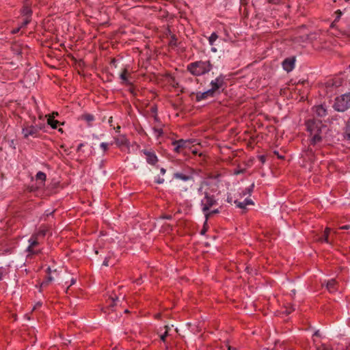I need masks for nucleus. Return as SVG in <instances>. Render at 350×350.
<instances>
[{
  "label": "nucleus",
  "mask_w": 350,
  "mask_h": 350,
  "mask_svg": "<svg viewBox=\"0 0 350 350\" xmlns=\"http://www.w3.org/2000/svg\"><path fill=\"white\" fill-rule=\"evenodd\" d=\"M57 115H58L57 112H53V117H52V118H54V116H57Z\"/></svg>",
  "instance_id": "60"
},
{
  "label": "nucleus",
  "mask_w": 350,
  "mask_h": 350,
  "mask_svg": "<svg viewBox=\"0 0 350 350\" xmlns=\"http://www.w3.org/2000/svg\"><path fill=\"white\" fill-rule=\"evenodd\" d=\"M115 143L119 148L125 146H129V142L125 135H121L116 137H114Z\"/></svg>",
  "instance_id": "11"
},
{
  "label": "nucleus",
  "mask_w": 350,
  "mask_h": 350,
  "mask_svg": "<svg viewBox=\"0 0 350 350\" xmlns=\"http://www.w3.org/2000/svg\"><path fill=\"white\" fill-rule=\"evenodd\" d=\"M61 277L60 273L56 269L51 270L50 267L47 269V273L46 276L47 282H52L57 281Z\"/></svg>",
  "instance_id": "8"
},
{
  "label": "nucleus",
  "mask_w": 350,
  "mask_h": 350,
  "mask_svg": "<svg viewBox=\"0 0 350 350\" xmlns=\"http://www.w3.org/2000/svg\"><path fill=\"white\" fill-rule=\"evenodd\" d=\"M38 237H35L34 235L32 236V237L29 240V245L27 247V250L29 252H32V248L35 246H36L38 244V242L37 241Z\"/></svg>",
  "instance_id": "17"
},
{
  "label": "nucleus",
  "mask_w": 350,
  "mask_h": 350,
  "mask_svg": "<svg viewBox=\"0 0 350 350\" xmlns=\"http://www.w3.org/2000/svg\"><path fill=\"white\" fill-rule=\"evenodd\" d=\"M215 94L212 93V90H207L204 92H198L196 94V101L200 102L208 97H213Z\"/></svg>",
  "instance_id": "12"
},
{
  "label": "nucleus",
  "mask_w": 350,
  "mask_h": 350,
  "mask_svg": "<svg viewBox=\"0 0 350 350\" xmlns=\"http://www.w3.org/2000/svg\"><path fill=\"white\" fill-rule=\"evenodd\" d=\"M36 180H40L42 181H44L46 180V174L42 172H39L37 173Z\"/></svg>",
  "instance_id": "26"
},
{
  "label": "nucleus",
  "mask_w": 350,
  "mask_h": 350,
  "mask_svg": "<svg viewBox=\"0 0 350 350\" xmlns=\"http://www.w3.org/2000/svg\"><path fill=\"white\" fill-rule=\"evenodd\" d=\"M192 152H193V154H196L197 153V152L196 150H192Z\"/></svg>",
  "instance_id": "62"
},
{
  "label": "nucleus",
  "mask_w": 350,
  "mask_h": 350,
  "mask_svg": "<svg viewBox=\"0 0 350 350\" xmlns=\"http://www.w3.org/2000/svg\"><path fill=\"white\" fill-rule=\"evenodd\" d=\"M127 69L124 68L120 75V78L122 80V82L125 84H130V81L128 80L127 77Z\"/></svg>",
  "instance_id": "18"
},
{
  "label": "nucleus",
  "mask_w": 350,
  "mask_h": 350,
  "mask_svg": "<svg viewBox=\"0 0 350 350\" xmlns=\"http://www.w3.org/2000/svg\"><path fill=\"white\" fill-rule=\"evenodd\" d=\"M160 171H161V173L162 174H164L165 173V172H166V171H165V170L164 168H161Z\"/></svg>",
  "instance_id": "56"
},
{
  "label": "nucleus",
  "mask_w": 350,
  "mask_h": 350,
  "mask_svg": "<svg viewBox=\"0 0 350 350\" xmlns=\"http://www.w3.org/2000/svg\"><path fill=\"white\" fill-rule=\"evenodd\" d=\"M330 231H331V228L327 227L325 229L323 236L322 237L319 238V241H321V242L325 241L326 243H329L328 236H329V234Z\"/></svg>",
  "instance_id": "19"
},
{
  "label": "nucleus",
  "mask_w": 350,
  "mask_h": 350,
  "mask_svg": "<svg viewBox=\"0 0 350 350\" xmlns=\"http://www.w3.org/2000/svg\"><path fill=\"white\" fill-rule=\"evenodd\" d=\"M193 142L191 139H179L172 142L174 151L176 152H180L186 148H191V144Z\"/></svg>",
  "instance_id": "5"
},
{
  "label": "nucleus",
  "mask_w": 350,
  "mask_h": 350,
  "mask_svg": "<svg viewBox=\"0 0 350 350\" xmlns=\"http://www.w3.org/2000/svg\"><path fill=\"white\" fill-rule=\"evenodd\" d=\"M224 78L222 77H219L211 82V88L210 89V90H212V93L215 94V92L218 89L221 88L224 85Z\"/></svg>",
  "instance_id": "10"
},
{
  "label": "nucleus",
  "mask_w": 350,
  "mask_h": 350,
  "mask_svg": "<svg viewBox=\"0 0 350 350\" xmlns=\"http://www.w3.org/2000/svg\"><path fill=\"white\" fill-rule=\"evenodd\" d=\"M160 316H161V314H157L156 315V318H159V317H160Z\"/></svg>",
  "instance_id": "61"
},
{
  "label": "nucleus",
  "mask_w": 350,
  "mask_h": 350,
  "mask_svg": "<svg viewBox=\"0 0 350 350\" xmlns=\"http://www.w3.org/2000/svg\"><path fill=\"white\" fill-rule=\"evenodd\" d=\"M108 144L107 143H101L100 144V147L102 148V149L104 150V151H106L107 149H108Z\"/></svg>",
  "instance_id": "36"
},
{
  "label": "nucleus",
  "mask_w": 350,
  "mask_h": 350,
  "mask_svg": "<svg viewBox=\"0 0 350 350\" xmlns=\"http://www.w3.org/2000/svg\"><path fill=\"white\" fill-rule=\"evenodd\" d=\"M226 347H227V348H228V350H237V349H236V348L232 347H231V346H230V345H226Z\"/></svg>",
  "instance_id": "48"
},
{
  "label": "nucleus",
  "mask_w": 350,
  "mask_h": 350,
  "mask_svg": "<svg viewBox=\"0 0 350 350\" xmlns=\"http://www.w3.org/2000/svg\"><path fill=\"white\" fill-rule=\"evenodd\" d=\"M317 350H332L329 348H328L327 347L325 346V345H321V347H319Z\"/></svg>",
  "instance_id": "40"
},
{
  "label": "nucleus",
  "mask_w": 350,
  "mask_h": 350,
  "mask_svg": "<svg viewBox=\"0 0 350 350\" xmlns=\"http://www.w3.org/2000/svg\"><path fill=\"white\" fill-rule=\"evenodd\" d=\"M165 329H166V330H165V333H164L163 335H161V340L163 342H165V338H166V337H167V335H168V331H167V329H168V326H165Z\"/></svg>",
  "instance_id": "31"
},
{
  "label": "nucleus",
  "mask_w": 350,
  "mask_h": 350,
  "mask_svg": "<svg viewBox=\"0 0 350 350\" xmlns=\"http://www.w3.org/2000/svg\"><path fill=\"white\" fill-rule=\"evenodd\" d=\"M59 132H62V129H59Z\"/></svg>",
  "instance_id": "64"
},
{
  "label": "nucleus",
  "mask_w": 350,
  "mask_h": 350,
  "mask_svg": "<svg viewBox=\"0 0 350 350\" xmlns=\"http://www.w3.org/2000/svg\"><path fill=\"white\" fill-rule=\"evenodd\" d=\"M306 155L309 157L310 159L314 157V152L311 148H308V150H306Z\"/></svg>",
  "instance_id": "29"
},
{
  "label": "nucleus",
  "mask_w": 350,
  "mask_h": 350,
  "mask_svg": "<svg viewBox=\"0 0 350 350\" xmlns=\"http://www.w3.org/2000/svg\"><path fill=\"white\" fill-rule=\"evenodd\" d=\"M212 66L208 61L196 62L188 65L187 70L193 75L200 76L211 70Z\"/></svg>",
  "instance_id": "2"
},
{
  "label": "nucleus",
  "mask_w": 350,
  "mask_h": 350,
  "mask_svg": "<svg viewBox=\"0 0 350 350\" xmlns=\"http://www.w3.org/2000/svg\"><path fill=\"white\" fill-rule=\"evenodd\" d=\"M47 230L46 229H40L38 232L33 234L36 237H44L46 235Z\"/></svg>",
  "instance_id": "28"
},
{
  "label": "nucleus",
  "mask_w": 350,
  "mask_h": 350,
  "mask_svg": "<svg viewBox=\"0 0 350 350\" xmlns=\"http://www.w3.org/2000/svg\"><path fill=\"white\" fill-rule=\"evenodd\" d=\"M327 84L329 85H336L333 81H328L327 82Z\"/></svg>",
  "instance_id": "52"
},
{
  "label": "nucleus",
  "mask_w": 350,
  "mask_h": 350,
  "mask_svg": "<svg viewBox=\"0 0 350 350\" xmlns=\"http://www.w3.org/2000/svg\"><path fill=\"white\" fill-rule=\"evenodd\" d=\"M174 177L184 181L193 180V177L191 174L186 175L180 172L174 173Z\"/></svg>",
  "instance_id": "13"
},
{
  "label": "nucleus",
  "mask_w": 350,
  "mask_h": 350,
  "mask_svg": "<svg viewBox=\"0 0 350 350\" xmlns=\"http://www.w3.org/2000/svg\"><path fill=\"white\" fill-rule=\"evenodd\" d=\"M83 144H80L78 147H77V150L79 151L81 148L83 147Z\"/></svg>",
  "instance_id": "53"
},
{
  "label": "nucleus",
  "mask_w": 350,
  "mask_h": 350,
  "mask_svg": "<svg viewBox=\"0 0 350 350\" xmlns=\"http://www.w3.org/2000/svg\"><path fill=\"white\" fill-rule=\"evenodd\" d=\"M336 14H338V16H337V18H336V19H338V18H340V15L342 14V12H340V10H338V11L336 12Z\"/></svg>",
  "instance_id": "51"
},
{
  "label": "nucleus",
  "mask_w": 350,
  "mask_h": 350,
  "mask_svg": "<svg viewBox=\"0 0 350 350\" xmlns=\"http://www.w3.org/2000/svg\"><path fill=\"white\" fill-rule=\"evenodd\" d=\"M77 283V279L72 278L70 279V284H75Z\"/></svg>",
  "instance_id": "47"
},
{
  "label": "nucleus",
  "mask_w": 350,
  "mask_h": 350,
  "mask_svg": "<svg viewBox=\"0 0 350 350\" xmlns=\"http://www.w3.org/2000/svg\"><path fill=\"white\" fill-rule=\"evenodd\" d=\"M155 133H157L158 136H160L163 134V131L161 129H157L154 130Z\"/></svg>",
  "instance_id": "41"
},
{
  "label": "nucleus",
  "mask_w": 350,
  "mask_h": 350,
  "mask_svg": "<svg viewBox=\"0 0 350 350\" xmlns=\"http://www.w3.org/2000/svg\"><path fill=\"white\" fill-rule=\"evenodd\" d=\"M295 57H291L286 58L282 62V67L286 72H291L295 67Z\"/></svg>",
  "instance_id": "9"
},
{
  "label": "nucleus",
  "mask_w": 350,
  "mask_h": 350,
  "mask_svg": "<svg viewBox=\"0 0 350 350\" xmlns=\"http://www.w3.org/2000/svg\"><path fill=\"white\" fill-rule=\"evenodd\" d=\"M177 38L175 35H172L170 38V40L169 44L172 46H176L177 45Z\"/></svg>",
  "instance_id": "27"
},
{
  "label": "nucleus",
  "mask_w": 350,
  "mask_h": 350,
  "mask_svg": "<svg viewBox=\"0 0 350 350\" xmlns=\"http://www.w3.org/2000/svg\"><path fill=\"white\" fill-rule=\"evenodd\" d=\"M217 204V200L213 195L208 192L204 193V198L201 200V206L203 212H207L210 208Z\"/></svg>",
  "instance_id": "4"
},
{
  "label": "nucleus",
  "mask_w": 350,
  "mask_h": 350,
  "mask_svg": "<svg viewBox=\"0 0 350 350\" xmlns=\"http://www.w3.org/2000/svg\"><path fill=\"white\" fill-rule=\"evenodd\" d=\"M234 204L240 208H245L247 205L253 204V202L252 200L246 198L243 202H239L237 200L234 201Z\"/></svg>",
  "instance_id": "16"
},
{
  "label": "nucleus",
  "mask_w": 350,
  "mask_h": 350,
  "mask_svg": "<svg viewBox=\"0 0 350 350\" xmlns=\"http://www.w3.org/2000/svg\"><path fill=\"white\" fill-rule=\"evenodd\" d=\"M245 172V169H236L234 171V174L238 175Z\"/></svg>",
  "instance_id": "32"
},
{
  "label": "nucleus",
  "mask_w": 350,
  "mask_h": 350,
  "mask_svg": "<svg viewBox=\"0 0 350 350\" xmlns=\"http://www.w3.org/2000/svg\"><path fill=\"white\" fill-rule=\"evenodd\" d=\"M42 306L41 302H38L33 308L32 311L36 310L37 308H40Z\"/></svg>",
  "instance_id": "42"
},
{
  "label": "nucleus",
  "mask_w": 350,
  "mask_h": 350,
  "mask_svg": "<svg viewBox=\"0 0 350 350\" xmlns=\"http://www.w3.org/2000/svg\"><path fill=\"white\" fill-rule=\"evenodd\" d=\"M315 113L318 117L323 118L327 115V109L323 105L315 107Z\"/></svg>",
  "instance_id": "14"
},
{
  "label": "nucleus",
  "mask_w": 350,
  "mask_h": 350,
  "mask_svg": "<svg viewBox=\"0 0 350 350\" xmlns=\"http://www.w3.org/2000/svg\"><path fill=\"white\" fill-rule=\"evenodd\" d=\"M124 312L127 313V312H129V310H125Z\"/></svg>",
  "instance_id": "63"
},
{
  "label": "nucleus",
  "mask_w": 350,
  "mask_h": 350,
  "mask_svg": "<svg viewBox=\"0 0 350 350\" xmlns=\"http://www.w3.org/2000/svg\"><path fill=\"white\" fill-rule=\"evenodd\" d=\"M218 36L215 32L212 33L211 36L208 38V42L211 45H213L214 42L217 39Z\"/></svg>",
  "instance_id": "24"
},
{
  "label": "nucleus",
  "mask_w": 350,
  "mask_h": 350,
  "mask_svg": "<svg viewBox=\"0 0 350 350\" xmlns=\"http://www.w3.org/2000/svg\"><path fill=\"white\" fill-rule=\"evenodd\" d=\"M314 336H319V331L315 332H314Z\"/></svg>",
  "instance_id": "58"
},
{
  "label": "nucleus",
  "mask_w": 350,
  "mask_h": 350,
  "mask_svg": "<svg viewBox=\"0 0 350 350\" xmlns=\"http://www.w3.org/2000/svg\"><path fill=\"white\" fill-rule=\"evenodd\" d=\"M162 218L166 219H172V216L170 215H164V216L162 217Z\"/></svg>",
  "instance_id": "50"
},
{
  "label": "nucleus",
  "mask_w": 350,
  "mask_h": 350,
  "mask_svg": "<svg viewBox=\"0 0 350 350\" xmlns=\"http://www.w3.org/2000/svg\"><path fill=\"white\" fill-rule=\"evenodd\" d=\"M343 137L345 139L350 141V118L345 123L344 129Z\"/></svg>",
  "instance_id": "15"
},
{
  "label": "nucleus",
  "mask_w": 350,
  "mask_h": 350,
  "mask_svg": "<svg viewBox=\"0 0 350 350\" xmlns=\"http://www.w3.org/2000/svg\"><path fill=\"white\" fill-rule=\"evenodd\" d=\"M163 182H164V179L163 178H158L156 180V183H158V184H162V183H163Z\"/></svg>",
  "instance_id": "46"
},
{
  "label": "nucleus",
  "mask_w": 350,
  "mask_h": 350,
  "mask_svg": "<svg viewBox=\"0 0 350 350\" xmlns=\"http://www.w3.org/2000/svg\"><path fill=\"white\" fill-rule=\"evenodd\" d=\"M206 231V229L205 228V227H204L203 229L201 230V234H205Z\"/></svg>",
  "instance_id": "55"
},
{
  "label": "nucleus",
  "mask_w": 350,
  "mask_h": 350,
  "mask_svg": "<svg viewBox=\"0 0 350 350\" xmlns=\"http://www.w3.org/2000/svg\"><path fill=\"white\" fill-rule=\"evenodd\" d=\"M273 153H274L275 155H277V156H278V158H280V159H283V158H284V157L280 156V155L279 154L278 152V151H276V150H275V151L273 152Z\"/></svg>",
  "instance_id": "49"
},
{
  "label": "nucleus",
  "mask_w": 350,
  "mask_h": 350,
  "mask_svg": "<svg viewBox=\"0 0 350 350\" xmlns=\"http://www.w3.org/2000/svg\"><path fill=\"white\" fill-rule=\"evenodd\" d=\"M142 152L146 155V161L150 165H155L158 159L154 152L148 150H143Z\"/></svg>",
  "instance_id": "7"
},
{
  "label": "nucleus",
  "mask_w": 350,
  "mask_h": 350,
  "mask_svg": "<svg viewBox=\"0 0 350 350\" xmlns=\"http://www.w3.org/2000/svg\"><path fill=\"white\" fill-rule=\"evenodd\" d=\"M47 122L53 129H57V125L59 124L58 120H54V118L51 116L49 117Z\"/></svg>",
  "instance_id": "20"
},
{
  "label": "nucleus",
  "mask_w": 350,
  "mask_h": 350,
  "mask_svg": "<svg viewBox=\"0 0 350 350\" xmlns=\"http://www.w3.org/2000/svg\"><path fill=\"white\" fill-rule=\"evenodd\" d=\"M335 110L343 112L350 108V93L345 94L335 99L334 104Z\"/></svg>",
  "instance_id": "3"
},
{
  "label": "nucleus",
  "mask_w": 350,
  "mask_h": 350,
  "mask_svg": "<svg viewBox=\"0 0 350 350\" xmlns=\"http://www.w3.org/2000/svg\"><path fill=\"white\" fill-rule=\"evenodd\" d=\"M306 131L309 133L310 146H318L323 140V129L325 125L321 120L314 118L310 119L306 122Z\"/></svg>",
  "instance_id": "1"
},
{
  "label": "nucleus",
  "mask_w": 350,
  "mask_h": 350,
  "mask_svg": "<svg viewBox=\"0 0 350 350\" xmlns=\"http://www.w3.org/2000/svg\"><path fill=\"white\" fill-rule=\"evenodd\" d=\"M306 82V81H299L298 83H297V85L299 84V83H301V84H304V83Z\"/></svg>",
  "instance_id": "59"
},
{
  "label": "nucleus",
  "mask_w": 350,
  "mask_h": 350,
  "mask_svg": "<svg viewBox=\"0 0 350 350\" xmlns=\"http://www.w3.org/2000/svg\"><path fill=\"white\" fill-rule=\"evenodd\" d=\"M41 127L36 125L27 126L23 128L22 133L25 138H28L29 137H36Z\"/></svg>",
  "instance_id": "6"
},
{
  "label": "nucleus",
  "mask_w": 350,
  "mask_h": 350,
  "mask_svg": "<svg viewBox=\"0 0 350 350\" xmlns=\"http://www.w3.org/2000/svg\"><path fill=\"white\" fill-rule=\"evenodd\" d=\"M30 22V17H27L24 21L23 23L25 25H27Z\"/></svg>",
  "instance_id": "45"
},
{
  "label": "nucleus",
  "mask_w": 350,
  "mask_h": 350,
  "mask_svg": "<svg viewBox=\"0 0 350 350\" xmlns=\"http://www.w3.org/2000/svg\"><path fill=\"white\" fill-rule=\"evenodd\" d=\"M258 159L262 163H265L266 161V156L265 155H259V156H258Z\"/></svg>",
  "instance_id": "34"
},
{
  "label": "nucleus",
  "mask_w": 350,
  "mask_h": 350,
  "mask_svg": "<svg viewBox=\"0 0 350 350\" xmlns=\"http://www.w3.org/2000/svg\"><path fill=\"white\" fill-rule=\"evenodd\" d=\"M207 183L205 182V181H202L201 183H200V187L198 188V192L199 193H201L202 191V189H203V187L204 185H207Z\"/></svg>",
  "instance_id": "35"
},
{
  "label": "nucleus",
  "mask_w": 350,
  "mask_h": 350,
  "mask_svg": "<svg viewBox=\"0 0 350 350\" xmlns=\"http://www.w3.org/2000/svg\"><path fill=\"white\" fill-rule=\"evenodd\" d=\"M342 32L343 35L350 36V27L347 30L346 29L342 30Z\"/></svg>",
  "instance_id": "37"
},
{
  "label": "nucleus",
  "mask_w": 350,
  "mask_h": 350,
  "mask_svg": "<svg viewBox=\"0 0 350 350\" xmlns=\"http://www.w3.org/2000/svg\"><path fill=\"white\" fill-rule=\"evenodd\" d=\"M254 188V183H252L250 187L246 188L243 192L240 194L241 196H244L247 194H249L250 196L252 193Z\"/></svg>",
  "instance_id": "21"
},
{
  "label": "nucleus",
  "mask_w": 350,
  "mask_h": 350,
  "mask_svg": "<svg viewBox=\"0 0 350 350\" xmlns=\"http://www.w3.org/2000/svg\"><path fill=\"white\" fill-rule=\"evenodd\" d=\"M204 214H205V217H206V221L209 218L211 217L213 214H216V213H219V210L218 209H215V210H213L211 211H207V212H204Z\"/></svg>",
  "instance_id": "25"
},
{
  "label": "nucleus",
  "mask_w": 350,
  "mask_h": 350,
  "mask_svg": "<svg viewBox=\"0 0 350 350\" xmlns=\"http://www.w3.org/2000/svg\"><path fill=\"white\" fill-rule=\"evenodd\" d=\"M31 13H32V11L31 10V8L27 6V5H25L22 10V14L24 15V16H27V17H30L31 15Z\"/></svg>",
  "instance_id": "22"
},
{
  "label": "nucleus",
  "mask_w": 350,
  "mask_h": 350,
  "mask_svg": "<svg viewBox=\"0 0 350 350\" xmlns=\"http://www.w3.org/2000/svg\"><path fill=\"white\" fill-rule=\"evenodd\" d=\"M115 129H116V131L117 133H119V132H120V126H116V128H115Z\"/></svg>",
  "instance_id": "54"
},
{
  "label": "nucleus",
  "mask_w": 350,
  "mask_h": 350,
  "mask_svg": "<svg viewBox=\"0 0 350 350\" xmlns=\"http://www.w3.org/2000/svg\"><path fill=\"white\" fill-rule=\"evenodd\" d=\"M340 229L349 230V229H350V225H345V226H341V227H340Z\"/></svg>",
  "instance_id": "44"
},
{
  "label": "nucleus",
  "mask_w": 350,
  "mask_h": 350,
  "mask_svg": "<svg viewBox=\"0 0 350 350\" xmlns=\"http://www.w3.org/2000/svg\"><path fill=\"white\" fill-rule=\"evenodd\" d=\"M327 290L330 292L333 293L336 291V286H325Z\"/></svg>",
  "instance_id": "33"
},
{
  "label": "nucleus",
  "mask_w": 350,
  "mask_h": 350,
  "mask_svg": "<svg viewBox=\"0 0 350 350\" xmlns=\"http://www.w3.org/2000/svg\"><path fill=\"white\" fill-rule=\"evenodd\" d=\"M293 310H295V308L293 307H291L290 309L286 308L285 310V313L288 314L291 313Z\"/></svg>",
  "instance_id": "43"
},
{
  "label": "nucleus",
  "mask_w": 350,
  "mask_h": 350,
  "mask_svg": "<svg viewBox=\"0 0 350 350\" xmlns=\"http://www.w3.org/2000/svg\"><path fill=\"white\" fill-rule=\"evenodd\" d=\"M118 299V297H116L115 298L114 297H111V299H110V304H109V307L110 308H112L115 305H116V301Z\"/></svg>",
  "instance_id": "30"
},
{
  "label": "nucleus",
  "mask_w": 350,
  "mask_h": 350,
  "mask_svg": "<svg viewBox=\"0 0 350 350\" xmlns=\"http://www.w3.org/2000/svg\"><path fill=\"white\" fill-rule=\"evenodd\" d=\"M267 2L269 3H271V4H279L280 2V0H267Z\"/></svg>",
  "instance_id": "38"
},
{
  "label": "nucleus",
  "mask_w": 350,
  "mask_h": 350,
  "mask_svg": "<svg viewBox=\"0 0 350 350\" xmlns=\"http://www.w3.org/2000/svg\"><path fill=\"white\" fill-rule=\"evenodd\" d=\"M81 118L88 122H90L94 120V116L92 114L86 113L81 116Z\"/></svg>",
  "instance_id": "23"
},
{
  "label": "nucleus",
  "mask_w": 350,
  "mask_h": 350,
  "mask_svg": "<svg viewBox=\"0 0 350 350\" xmlns=\"http://www.w3.org/2000/svg\"><path fill=\"white\" fill-rule=\"evenodd\" d=\"M109 257H106L103 262V265L105 267H108L109 265Z\"/></svg>",
  "instance_id": "39"
},
{
  "label": "nucleus",
  "mask_w": 350,
  "mask_h": 350,
  "mask_svg": "<svg viewBox=\"0 0 350 350\" xmlns=\"http://www.w3.org/2000/svg\"><path fill=\"white\" fill-rule=\"evenodd\" d=\"M2 277H3V271L1 269H0V280H1Z\"/></svg>",
  "instance_id": "57"
}]
</instances>
